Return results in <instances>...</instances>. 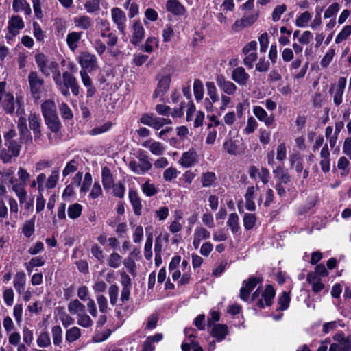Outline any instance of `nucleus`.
<instances>
[{
  "label": "nucleus",
  "instance_id": "obj_1",
  "mask_svg": "<svg viewBox=\"0 0 351 351\" xmlns=\"http://www.w3.org/2000/svg\"><path fill=\"white\" fill-rule=\"evenodd\" d=\"M6 83L0 82V106L7 114H12L14 112L16 107H18L16 113L19 116L18 120V129L21 135V141L27 143L32 141V136L26 125V119L23 117L25 110L22 108L23 103L21 97L14 98L13 94L5 91Z\"/></svg>",
  "mask_w": 351,
  "mask_h": 351
},
{
  "label": "nucleus",
  "instance_id": "obj_2",
  "mask_svg": "<svg viewBox=\"0 0 351 351\" xmlns=\"http://www.w3.org/2000/svg\"><path fill=\"white\" fill-rule=\"evenodd\" d=\"M53 81L57 86V88L61 93L68 97L70 95L69 88H71L72 93L74 95H77L80 92V88L77 83L76 78L69 72L65 71L61 76L60 73L53 77Z\"/></svg>",
  "mask_w": 351,
  "mask_h": 351
},
{
  "label": "nucleus",
  "instance_id": "obj_3",
  "mask_svg": "<svg viewBox=\"0 0 351 351\" xmlns=\"http://www.w3.org/2000/svg\"><path fill=\"white\" fill-rule=\"evenodd\" d=\"M41 109L46 124L49 129L52 132H58L60 128V122L56 114V107L54 101L51 99L46 100L41 105Z\"/></svg>",
  "mask_w": 351,
  "mask_h": 351
},
{
  "label": "nucleus",
  "instance_id": "obj_4",
  "mask_svg": "<svg viewBox=\"0 0 351 351\" xmlns=\"http://www.w3.org/2000/svg\"><path fill=\"white\" fill-rule=\"evenodd\" d=\"M36 62L40 71L45 76H49L52 74V77L60 73L58 63L53 59L49 58L43 53H38L35 56Z\"/></svg>",
  "mask_w": 351,
  "mask_h": 351
},
{
  "label": "nucleus",
  "instance_id": "obj_5",
  "mask_svg": "<svg viewBox=\"0 0 351 351\" xmlns=\"http://www.w3.org/2000/svg\"><path fill=\"white\" fill-rule=\"evenodd\" d=\"M12 190L14 192L17 197L19 204L21 206V215L27 216L33 211V199H27V192L24 189L23 185L14 184L12 186Z\"/></svg>",
  "mask_w": 351,
  "mask_h": 351
},
{
  "label": "nucleus",
  "instance_id": "obj_6",
  "mask_svg": "<svg viewBox=\"0 0 351 351\" xmlns=\"http://www.w3.org/2000/svg\"><path fill=\"white\" fill-rule=\"evenodd\" d=\"M275 296V291L271 285H267L265 290L257 289L252 294V300L258 308L271 305Z\"/></svg>",
  "mask_w": 351,
  "mask_h": 351
},
{
  "label": "nucleus",
  "instance_id": "obj_7",
  "mask_svg": "<svg viewBox=\"0 0 351 351\" xmlns=\"http://www.w3.org/2000/svg\"><path fill=\"white\" fill-rule=\"evenodd\" d=\"M156 80L158 81L157 86L152 97L154 99L160 98L162 100L170 87L171 74L169 71H162L158 74Z\"/></svg>",
  "mask_w": 351,
  "mask_h": 351
},
{
  "label": "nucleus",
  "instance_id": "obj_8",
  "mask_svg": "<svg viewBox=\"0 0 351 351\" xmlns=\"http://www.w3.org/2000/svg\"><path fill=\"white\" fill-rule=\"evenodd\" d=\"M30 92L34 99L38 100L41 97L43 90V80L35 71H32L28 75Z\"/></svg>",
  "mask_w": 351,
  "mask_h": 351
},
{
  "label": "nucleus",
  "instance_id": "obj_9",
  "mask_svg": "<svg viewBox=\"0 0 351 351\" xmlns=\"http://www.w3.org/2000/svg\"><path fill=\"white\" fill-rule=\"evenodd\" d=\"M5 147L0 152V158L4 163L11 162L13 157H17L19 155L21 145L16 141H9L5 143Z\"/></svg>",
  "mask_w": 351,
  "mask_h": 351
},
{
  "label": "nucleus",
  "instance_id": "obj_10",
  "mask_svg": "<svg viewBox=\"0 0 351 351\" xmlns=\"http://www.w3.org/2000/svg\"><path fill=\"white\" fill-rule=\"evenodd\" d=\"M257 43L255 40L250 41L243 48V53L245 55L243 60L244 64L249 69H252L254 62L257 60Z\"/></svg>",
  "mask_w": 351,
  "mask_h": 351
},
{
  "label": "nucleus",
  "instance_id": "obj_11",
  "mask_svg": "<svg viewBox=\"0 0 351 351\" xmlns=\"http://www.w3.org/2000/svg\"><path fill=\"white\" fill-rule=\"evenodd\" d=\"M25 27L23 19L19 16H13L8 21V32L5 36L7 40H12Z\"/></svg>",
  "mask_w": 351,
  "mask_h": 351
},
{
  "label": "nucleus",
  "instance_id": "obj_12",
  "mask_svg": "<svg viewBox=\"0 0 351 351\" xmlns=\"http://www.w3.org/2000/svg\"><path fill=\"white\" fill-rule=\"evenodd\" d=\"M129 167L134 173L143 175L151 169L152 164L146 156H141L138 157V161H130Z\"/></svg>",
  "mask_w": 351,
  "mask_h": 351
},
{
  "label": "nucleus",
  "instance_id": "obj_13",
  "mask_svg": "<svg viewBox=\"0 0 351 351\" xmlns=\"http://www.w3.org/2000/svg\"><path fill=\"white\" fill-rule=\"evenodd\" d=\"M193 328H186L184 330V334L186 335V339L182 344V351H190L193 348V351H204L202 348L199 346L195 341V337L193 335Z\"/></svg>",
  "mask_w": 351,
  "mask_h": 351
},
{
  "label": "nucleus",
  "instance_id": "obj_14",
  "mask_svg": "<svg viewBox=\"0 0 351 351\" xmlns=\"http://www.w3.org/2000/svg\"><path fill=\"white\" fill-rule=\"evenodd\" d=\"M79 63L82 67V70L93 71L97 66V58L95 55L88 52L82 53L79 57Z\"/></svg>",
  "mask_w": 351,
  "mask_h": 351
},
{
  "label": "nucleus",
  "instance_id": "obj_15",
  "mask_svg": "<svg viewBox=\"0 0 351 351\" xmlns=\"http://www.w3.org/2000/svg\"><path fill=\"white\" fill-rule=\"evenodd\" d=\"M216 83L223 95H232L237 90V86L232 82L227 80L223 75H220L216 77Z\"/></svg>",
  "mask_w": 351,
  "mask_h": 351
},
{
  "label": "nucleus",
  "instance_id": "obj_16",
  "mask_svg": "<svg viewBox=\"0 0 351 351\" xmlns=\"http://www.w3.org/2000/svg\"><path fill=\"white\" fill-rule=\"evenodd\" d=\"M197 158L198 155L196 149L194 148H191L182 154L178 163L182 167L188 168L196 163L197 162Z\"/></svg>",
  "mask_w": 351,
  "mask_h": 351
},
{
  "label": "nucleus",
  "instance_id": "obj_17",
  "mask_svg": "<svg viewBox=\"0 0 351 351\" xmlns=\"http://www.w3.org/2000/svg\"><path fill=\"white\" fill-rule=\"evenodd\" d=\"M259 279L255 277H250L245 280L243 287L240 290V298L243 301H247L251 291L258 285Z\"/></svg>",
  "mask_w": 351,
  "mask_h": 351
},
{
  "label": "nucleus",
  "instance_id": "obj_18",
  "mask_svg": "<svg viewBox=\"0 0 351 351\" xmlns=\"http://www.w3.org/2000/svg\"><path fill=\"white\" fill-rule=\"evenodd\" d=\"M112 21L117 24L118 29L124 34L126 27V16L125 12L119 8H114L111 10Z\"/></svg>",
  "mask_w": 351,
  "mask_h": 351
},
{
  "label": "nucleus",
  "instance_id": "obj_19",
  "mask_svg": "<svg viewBox=\"0 0 351 351\" xmlns=\"http://www.w3.org/2000/svg\"><path fill=\"white\" fill-rule=\"evenodd\" d=\"M232 80L239 86H246L250 76L242 66L234 69L231 75Z\"/></svg>",
  "mask_w": 351,
  "mask_h": 351
},
{
  "label": "nucleus",
  "instance_id": "obj_20",
  "mask_svg": "<svg viewBox=\"0 0 351 351\" xmlns=\"http://www.w3.org/2000/svg\"><path fill=\"white\" fill-rule=\"evenodd\" d=\"M253 114L261 122H263L267 127H270L274 123V117L268 115L265 110L259 106H253Z\"/></svg>",
  "mask_w": 351,
  "mask_h": 351
},
{
  "label": "nucleus",
  "instance_id": "obj_21",
  "mask_svg": "<svg viewBox=\"0 0 351 351\" xmlns=\"http://www.w3.org/2000/svg\"><path fill=\"white\" fill-rule=\"evenodd\" d=\"M181 257L180 256H173L169 265V271L173 281H178L182 276V271L180 267Z\"/></svg>",
  "mask_w": 351,
  "mask_h": 351
},
{
  "label": "nucleus",
  "instance_id": "obj_22",
  "mask_svg": "<svg viewBox=\"0 0 351 351\" xmlns=\"http://www.w3.org/2000/svg\"><path fill=\"white\" fill-rule=\"evenodd\" d=\"M210 237V233L206 228L202 226L196 227L193 232V245L194 248L197 249L201 243L208 239Z\"/></svg>",
  "mask_w": 351,
  "mask_h": 351
},
{
  "label": "nucleus",
  "instance_id": "obj_23",
  "mask_svg": "<svg viewBox=\"0 0 351 351\" xmlns=\"http://www.w3.org/2000/svg\"><path fill=\"white\" fill-rule=\"evenodd\" d=\"M29 125L32 130L35 140H38L41 136L40 118L38 114L31 113L28 117Z\"/></svg>",
  "mask_w": 351,
  "mask_h": 351
},
{
  "label": "nucleus",
  "instance_id": "obj_24",
  "mask_svg": "<svg viewBox=\"0 0 351 351\" xmlns=\"http://www.w3.org/2000/svg\"><path fill=\"white\" fill-rule=\"evenodd\" d=\"M210 334L217 341H223L228 334V328L226 324H216L211 326Z\"/></svg>",
  "mask_w": 351,
  "mask_h": 351
},
{
  "label": "nucleus",
  "instance_id": "obj_25",
  "mask_svg": "<svg viewBox=\"0 0 351 351\" xmlns=\"http://www.w3.org/2000/svg\"><path fill=\"white\" fill-rule=\"evenodd\" d=\"M145 36V29L140 21H135L132 26V38L131 42L133 44L139 43Z\"/></svg>",
  "mask_w": 351,
  "mask_h": 351
},
{
  "label": "nucleus",
  "instance_id": "obj_26",
  "mask_svg": "<svg viewBox=\"0 0 351 351\" xmlns=\"http://www.w3.org/2000/svg\"><path fill=\"white\" fill-rule=\"evenodd\" d=\"M142 145L145 148H148L154 155L160 156L165 152V147L160 142L148 140L143 142Z\"/></svg>",
  "mask_w": 351,
  "mask_h": 351
},
{
  "label": "nucleus",
  "instance_id": "obj_27",
  "mask_svg": "<svg viewBox=\"0 0 351 351\" xmlns=\"http://www.w3.org/2000/svg\"><path fill=\"white\" fill-rule=\"evenodd\" d=\"M166 8L168 12L174 15H184L186 12L185 8L178 0H169Z\"/></svg>",
  "mask_w": 351,
  "mask_h": 351
},
{
  "label": "nucleus",
  "instance_id": "obj_28",
  "mask_svg": "<svg viewBox=\"0 0 351 351\" xmlns=\"http://www.w3.org/2000/svg\"><path fill=\"white\" fill-rule=\"evenodd\" d=\"M26 284V275L24 271L17 272L13 280V285L19 294H21L25 290Z\"/></svg>",
  "mask_w": 351,
  "mask_h": 351
},
{
  "label": "nucleus",
  "instance_id": "obj_29",
  "mask_svg": "<svg viewBox=\"0 0 351 351\" xmlns=\"http://www.w3.org/2000/svg\"><path fill=\"white\" fill-rule=\"evenodd\" d=\"M258 189V186H250L247 189L245 195V207L250 211H254L256 210V205L253 199L255 193Z\"/></svg>",
  "mask_w": 351,
  "mask_h": 351
},
{
  "label": "nucleus",
  "instance_id": "obj_30",
  "mask_svg": "<svg viewBox=\"0 0 351 351\" xmlns=\"http://www.w3.org/2000/svg\"><path fill=\"white\" fill-rule=\"evenodd\" d=\"M82 32H71L67 34L66 44L72 51H74L77 47L78 44L82 38Z\"/></svg>",
  "mask_w": 351,
  "mask_h": 351
},
{
  "label": "nucleus",
  "instance_id": "obj_31",
  "mask_svg": "<svg viewBox=\"0 0 351 351\" xmlns=\"http://www.w3.org/2000/svg\"><path fill=\"white\" fill-rule=\"evenodd\" d=\"M311 19L312 13L308 11H304L297 16L295 24L298 27L304 28L308 26Z\"/></svg>",
  "mask_w": 351,
  "mask_h": 351
},
{
  "label": "nucleus",
  "instance_id": "obj_32",
  "mask_svg": "<svg viewBox=\"0 0 351 351\" xmlns=\"http://www.w3.org/2000/svg\"><path fill=\"white\" fill-rule=\"evenodd\" d=\"M12 8L14 12H23L26 15H29L32 12L30 5L26 0H13Z\"/></svg>",
  "mask_w": 351,
  "mask_h": 351
},
{
  "label": "nucleus",
  "instance_id": "obj_33",
  "mask_svg": "<svg viewBox=\"0 0 351 351\" xmlns=\"http://www.w3.org/2000/svg\"><path fill=\"white\" fill-rule=\"evenodd\" d=\"M307 281L311 285L312 290L315 293H320L325 289L324 283L322 282L321 280L315 274H308Z\"/></svg>",
  "mask_w": 351,
  "mask_h": 351
},
{
  "label": "nucleus",
  "instance_id": "obj_34",
  "mask_svg": "<svg viewBox=\"0 0 351 351\" xmlns=\"http://www.w3.org/2000/svg\"><path fill=\"white\" fill-rule=\"evenodd\" d=\"M68 311L71 315L78 316L85 311V306L78 300H73L68 304Z\"/></svg>",
  "mask_w": 351,
  "mask_h": 351
},
{
  "label": "nucleus",
  "instance_id": "obj_35",
  "mask_svg": "<svg viewBox=\"0 0 351 351\" xmlns=\"http://www.w3.org/2000/svg\"><path fill=\"white\" fill-rule=\"evenodd\" d=\"M73 23L76 27L87 29L93 25L91 19L88 16H79L73 19Z\"/></svg>",
  "mask_w": 351,
  "mask_h": 351
},
{
  "label": "nucleus",
  "instance_id": "obj_36",
  "mask_svg": "<svg viewBox=\"0 0 351 351\" xmlns=\"http://www.w3.org/2000/svg\"><path fill=\"white\" fill-rule=\"evenodd\" d=\"M180 269L182 271V276L180 280H179L180 285H184L189 283L191 277L190 274V267H189V264L187 261L184 260L182 263H180Z\"/></svg>",
  "mask_w": 351,
  "mask_h": 351
},
{
  "label": "nucleus",
  "instance_id": "obj_37",
  "mask_svg": "<svg viewBox=\"0 0 351 351\" xmlns=\"http://www.w3.org/2000/svg\"><path fill=\"white\" fill-rule=\"evenodd\" d=\"M60 176V171L58 169H53L51 171V174L46 180L45 189H51L56 186Z\"/></svg>",
  "mask_w": 351,
  "mask_h": 351
},
{
  "label": "nucleus",
  "instance_id": "obj_38",
  "mask_svg": "<svg viewBox=\"0 0 351 351\" xmlns=\"http://www.w3.org/2000/svg\"><path fill=\"white\" fill-rule=\"evenodd\" d=\"M102 183L105 189H110L114 184V180L110 169L104 167L101 171Z\"/></svg>",
  "mask_w": 351,
  "mask_h": 351
},
{
  "label": "nucleus",
  "instance_id": "obj_39",
  "mask_svg": "<svg viewBox=\"0 0 351 351\" xmlns=\"http://www.w3.org/2000/svg\"><path fill=\"white\" fill-rule=\"evenodd\" d=\"M83 207L78 203H74L69 206L67 209L68 217L71 219H75L80 217Z\"/></svg>",
  "mask_w": 351,
  "mask_h": 351
},
{
  "label": "nucleus",
  "instance_id": "obj_40",
  "mask_svg": "<svg viewBox=\"0 0 351 351\" xmlns=\"http://www.w3.org/2000/svg\"><path fill=\"white\" fill-rule=\"evenodd\" d=\"M303 159L298 153H294L289 156V162L292 167H295L298 173H301L303 170Z\"/></svg>",
  "mask_w": 351,
  "mask_h": 351
},
{
  "label": "nucleus",
  "instance_id": "obj_41",
  "mask_svg": "<svg viewBox=\"0 0 351 351\" xmlns=\"http://www.w3.org/2000/svg\"><path fill=\"white\" fill-rule=\"evenodd\" d=\"M93 179L92 176L90 173H86L84 177V180L80 183V193L81 196H84L86 193L89 191L90 187L92 184Z\"/></svg>",
  "mask_w": 351,
  "mask_h": 351
},
{
  "label": "nucleus",
  "instance_id": "obj_42",
  "mask_svg": "<svg viewBox=\"0 0 351 351\" xmlns=\"http://www.w3.org/2000/svg\"><path fill=\"white\" fill-rule=\"evenodd\" d=\"M216 180V176L213 172H206L202 173L201 182L204 187L211 186Z\"/></svg>",
  "mask_w": 351,
  "mask_h": 351
},
{
  "label": "nucleus",
  "instance_id": "obj_43",
  "mask_svg": "<svg viewBox=\"0 0 351 351\" xmlns=\"http://www.w3.org/2000/svg\"><path fill=\"white\" fill-rule=\"evenodd\" d=\"M34 226H35V216H34L31 219L26 221L22 228L23 234L27 237H29L32 236L34 232Z\"/></svg>",
  "mask_w": 351,
  "mask_h": 351
},
{
  "label": "nucleus",
  "instance_id": "obj_44",
  "mask_svg": "<svg viewBox=\"0 0 351 351\" xmlns=\"http://www.w3.org/2000/svg\"><path fill=\"white\" fill-rule=\"evenodd\" d=\"M81 336V330L79 328L73 326L66 332V340L68 342H74Z\"/></svg>",
  "mask_w": 351,
  "mask_h": 351
},
{
  "label": "nucleus",
  "instance_id": "obj_45",
  "mask_svg": "<svg viewBox=\"0 0 351 351\" xmlns=\"http://www.w3.org/2000/svg\"><path fill=\"white\" fill-rule=\"evenodd\" d=\"M194 96L197 101H200L204 97V89L202 82L199 80H195L193 84Z\"/></svg>",
  "mask_w": 351,
  "mask_h": 351
},
{
  "label": "nucleus",
  "instance_id": "obj_46",
  "mask_svg": "<svg viewBox=\"0 0 351 351\" xmlns=\"http://www.w3.org/2000/svg\"><path fill=\"white\" fill-rule=\"evenodd\" d=\"M227 225L230 228L232 233H236L239 229V216L237 213H231L227 221Z\"/></svg>",
  "mask_w": 351,
  "mask_h": 351
},
{
  "label": "nucleus",
  "instance_id": "obj_47",
  "mask_svg": "<svg viewBox=\"0 0 351 351\" xmlns=\"http://www.w3.org/2000/svg\"><path fill=\"white\" fill-rule=\"evenodd\" d=\"M340 10V5L338 3H333L329 5L324 13V19H332L335 18L337 12Z\"/></svg>",
  "mask_w": 351,
  "mask_h": 351
},
{
  "label": "nucleus",
  "instance_id": "obj_48",
  "mask_svg": "<svg viewBox=\"0 0 351 351\" xmlns=\"http://www.w3.org/2000/svg\"><path fill=\"white\" fill-rule=\"evenodd\" d=\"M158 45V40L156 37H149L147 38L145 44L142 46V49L147 52L151 53L154 47Z\"/></svg>",
  "mask_w": 351,
  "mask_h": 351
},
{
  "label": "nucleus",
  "instance_id": "obj_49",
  "mask_svg": "<svg viewBox=\"0 0 351 351\" xmlns=\"http://www.w3.org/2000/svg\"><path fill=\"white\" fill-rule=\"evenodd\" d=\"M206 87L207 90V94L209 96L210 99L213 102H216L218 101L219 97L217 94V90L215 85V84L212 82H207L206 83Z\"/></svg>",
  "mask_w": 351,
  "mask_h": 351
},
{
  "label": "nucleus",
  "instance_id": "obj_50",
  "mask_svg": "<svg viewBox=\"0 0 351 351\" xmlns=\"http://www.w3.org/2000/svg\"><path fill=\"white\" fill-rule=\"evenodd\" d=\"M8 205L10 208V218L17 219L19 215V204L17 201L13 197H10L8 199Z\"/></svg>",
  "mask_w": 351,
  "mask_h": 351
},
{
  "label": "nucleus",
  "instance_id": "obj_51",
  "mask_svg": "<svg viewBox=\"0 0 351 351\" xmlns=\"http://www.w3.org/2000/svg\"><path fill=\"white\" fill-rule=\"evenodd\" d=\"M350 162L345 156H341L339 158L337 167L342 170V172L341 173L342 176H346L350 173V169L348 168Z\"/></svg>",
  "mask_w": 351,
  "mask_h": 351
},
{
  "label": "nucleus",
  "instance_id": "obj_52",
  "mask_svg": "<svg viewBox=\"0 0 351 351\" xmlns=\"http://www.w3.org/2000/svg\"><path fill=\"white\" fill-rule=\"evenodd\" d=\"M77 323L82 327L88 328L93 325V322L90 319V317L86 314L85 311L82 313L81 315L77 316Z\"/></svg>",
  "mask_w": 351,
  "mask_h": 351
},
{
  "label": "nucleus",
  "instance_id": "obj_53",
  "mask_svg": "<svg viewBox=\"0 0 351 351\" xmlns=\"http://www.w3.org/2000/svg\"><path fill=\"white\" fill-rule=\"evenodd\" d=\"M59 110L62 119L69 120L73 118L72 110L66 103L59 104Z\"/></svg>",
  "mask_w": 351,
  "mask_h": 351
},
{
  "label": "nucleus",
  "instance_id": "obj_54",
  "mask_svg": "<svg viewBox=\"0 0 351 351\" xmlns=\"http://www.w3.org/2000/svg\"><path fill=\"white\" fill-rule=\"evenodd\" d=\"M129 197L130 202L134 208V213L136 215H140L141 204L137 195L135 193L130 192Z\"/></svg>",
  "mask_w": 351,
  "mask_h": 351
},
{
  "label": "nucleus",
  "instance_id": "obj_55",
  "mask_svg": "<svg viewBox=\"0 0 351 351\" xmlns=\"http://www.w3.org/2000/svg\"><path fill=\"white\" fill-rule=\"evenodd\" d=\"M152 242L153 237L152 234H149L147 237L146 242L144 246V256L147 260H149L152 257Z\"/></svg>",
  "mask_w": 351,
  "mask_h": 351
},
{
  "label": "nucleus",
  "instance_id": "obj_56",
  "mask_svg": "<svg viewBox=\"0 0 351 351\" xmlns=\"http://www.w3.org/2000/svg\"><path fill=\"white\" fill-rule=\"evenodd\" d=\"M53 341L55 346H60L62 343V330L60 326H55L52 328Z\"/></svg>",
  "mask_w": 351,
  "mask_h": 351
},
{
  "label": "nucleus",
  "instance_id": "obj_57",
  "mask_svg": "<svg viewBox=\"0 0 351 351\" xmlns=\"http://www.w3.org/2000/svg\"><path fill=\"white\" fill-rule=\"evenodd\" d=\"M32 34L37 41L43 42L45 38V34L40 27V25L34 22L33 23Z\"/></svg>",
  "mask_w": 351,
  "mask_h": 351
},
{
  "label": "nucleus",
  "instance_id": "obj_58",
  "mask_svg": "<svg viewBox=\"0 0 351 351\" xmlns=\"http://www.w3.org/2000/svg\"><path fill=\"white\" fill-rule=\"evenodd\" d=\"M290 297L288 293L283 291L278 298L279 309L280 311L286 310L289 305Z\"/></svg>",
  "mask_w": 351,
  "mask_h": 351
},
{
  "label": "nucleus",
  "instance_id": "obj_59",
  "mask_svg": "<svg viewBox=\"0 0 351 351\" xmlns=\"http://www.w3.org/2000/svg\"><path fill=\"white\" fill-rule=\"evenodd\" d=\"M287 158V146L285 143H280L276 147V159L282 162Z\"/></svg>",
  "mask_w": 351,
  "mask_h": 351
},
{
  "label": "nucleus",
  "instance_id": "obj_60",
  "mask_svg": "<svg viewBox=\"0 0 351 351\" xmlns=\"http://www.w3.org/2000/svg\"><path fill=\"white\" fill-rule=\"evenodd\" d=\"M258 128V122L254 117H248L247 120L246 125L244 128V132L250 134L254 132Z\"/></svg>",
  "mask_w": 351,
  "mask_h": 351
},
{
  "label": "nucleus",
  "instance_id": "obj_61",
  "mask_svg": "<svg viewBox=\"0 0 351 351\" xmlns=\"http://www.w3.org/2000/svg\"><path fill=\"white\" fill-rule=\"evenodd\" d=\"M351 34V25L345 26L335 38L337 44L345 40Z\"/></svg>",
  "mask_w": 351,
  "mask_h": 351
},
{
  "label": "nucleus",
  "instance_id": "obj_62",
  "mask_svg": "<svg viewBox=\"0 0 351 351\" xmlns=\"http://www.w3.org/2000/svg\"><path fill=\"white\" fill-rule=\"evenodd\" d=\"M179 174V171L175 167H169L163 173V178L167 182H171L176 179Z\"/></svg>",
  "mask_w": 351,
  "mask_h": 351
},
{
  "label": "nucleus",
  "instance_id": "obj_63",
  "mask_svg": "<svg viewBox=\"0 0 351 351\" xmlns=\"http://www.w3.org/2000/svg\"><path fill=\"white\" fill-rule=\"evenodd\" d=\"M14 291L12 288H5L3 290V298L7 306H12L14 303Z\"/></svg>",
  "mask_w": 351,
  "mask_h": 351
},
{
  "label": "nucleus",
  "instance_id": "obj_64",
  "mask_svg": "<svg viewBox=\"0 0 351 351\" xmlns=\"http://www.w3.org/2000/svg\"><path fill=\"white\" fill-rule=\"evenodd\" d=\"M143 192L148 197L154 195L157 192L158 189L154 184L149 182H146L142 185Z\"/></svg>",
  "mask_w": 351,
  "mask_h": 351
}]
</instances>
